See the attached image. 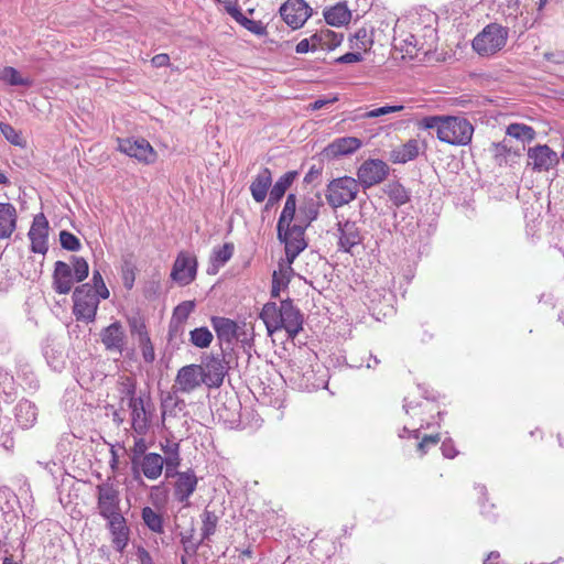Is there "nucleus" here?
Segmentation results:
<instances>
[{"label": "nucleus", "instance_id": "55", "mask_svg": "<svg viewBox=\"0 0 564 564\" xmlns=\"http://www.w3.org/2000/svg\"><path fill=\"white\" fill-rule=\"evenodd\" d=\"M445 116H429L424 117L420 122L419 127L423 129H436L438 131V127L443 123Z\"/></svg>", "mask_w": 564, "mask_h": 564}, {"label": "nucleus", "instance_id": "16", "mask_svg": "<svg viewBox=\"0 0 564 564\" xmlns=\"http://www.w3.org/2000/svg\"><path fill=\"white\" fill-rule=\"evenodd\" d=\"M134 475L142 474L149 480L161 477L164 468V457L158 453H148L140 458H131Z\"/></svg>", "mask_w": 564, "mask_h": 564}, {"label": "nucleus", "instance_id": "24", "mask_svg": "<svg viewBox=\"0 0 564 564\" xmlns=\"http://www.w3.org/2000/svg\"><path fill=\"white\" fill-rule=\"evenodd\" d=\"M361 145V140L356 137H343L329 143L324 149V154L328 159H336L356 152Z\"/></svg>", "mask_w": 564, "mask_h": 564}, {"label": "nucleus", "instance_id": "31", "mask_svg": "<svg viewBox=\"0 0 564 564\" xmlns=\"http://www.w3.org/2000/svg\"><path fill=\"white\" fill-rule=\"evenodd\" d=\"M272 185V174L268 167H263L250 184V192L252 198L257 203H262L270 186Z\"/></svg>", "mask_w": 564, "mask_h": 564}, {"label": "nucleus", "instance_id": "2", "mask_svg": "<svg viewBox=\"0 0 564 564\" xmlns=\"http://www.w3.org/2000/svg\"><path fill=\"white\" fill-rule=\"evenodd\" d=\"M436 36L435 28L412 22L408 30L398 32L394 37L395 48L403 53V58L414 59L434 48Z\"/></svg>", "mask_w": 564, "mask_h": 564}, {"label": "nucleus", "instance_id": "37", "mask_svg": "<svg viewBox=\"0 0 564 564\" xmlns=\"http://www.w3.org/2000/svg\"><path fill=\"white\" fill-rule=\"evenodd\" d=\"M144 524L154 533H163V518L151 507H144L141 511Z\"/></svg>", "mask_w": 564, "mask_h": 564}, {"label": "nucleus", "instance_id": "39", "mask_svg": "<svg viewBox=\"0 0 564 564\" xmlns=\"http://www.w3.org/2000/svg\"><path fill=\"white\" fill-rule=\"evenodd\" d=\"M218 524V517L215 512L209 510H204L202 514V541L208 540L212 535L215 534Z\"/></svg>", "mask_w": 564, "mask_h": 564}, {"label": "nucleus", "instance_id": "11", "mask_svg": "<svg viewBox=\"0 0 564 564\" xmlns=\"http://www.w3.org/2000/svg\"><path fill=\"white\" fill-rule=\"evenodd\" d=\"M118 150L144 165L153 164L158 158L156 151L144 138H118Z\"/></svg>", "mask_w": 564, "mask_h": 564}, {"label": "nucleus", "instance_id": "14", "mask_svg": "<svg viewBox=\"0 0 564 564\" xmlns=\"http://www.w3.org/2000/svg\"><path fill=\"white\" fill-rule=\"evenodd\" d=\"M202 383H205L204 367L202 365H187L182 367L175 377L173 389L181 393H191Z\"/></svg>", "mask_w": 564, "mask_h": 564}, {"label": "nucleus", "instance_id": "52", "mask_svg": "<svg viewBox=\"0 0 564 564\" xmlns=\"http://www.w3.org/2000/svg\"><path fill=\"white\" fill-rule=\"evenodd\" d=\"M141 349L142 358L147 364H152L155 360V351L151 338L138 341Z\"/></svg>", "mask_w": 564, "mask_h": 564}, {"label": "nucleus", "instance_id": "7", "mask_svg": "<svg viewBox=\"0 0 564 564\" xmlns=\"http://www.w3.org/2000/svg\"><path fill=\"white\" fill-rule=\"evenodd\" d=\"M359 193V183L350 176H341L329 182L326 188V200L334 209L355 200Z\"/></svg>", "mask_w": 564, "mask_h": 564}, {"label": "nucleus", "instance_id": "49", "mask_svg": "<svg viewBox=\"0 0 564 564\" xmlns=\"http://www.w3.org/2000/svg\"><path fill=\"white\" fill-rule=\"evenodd\" d=\"M59 241L62 247L69 251H77L80 248L79 239L75 235L66 230L61 231Z\"/></svg>", "mask_w": 564, "mask_h": 564}, {"label": "nucleus", "instance_id": "30", "mask_svg": "<svg viewBox=\"0 0 564 564\" xmlns=\"http://www.w3.org/2000/svg\"><path fill=\"white\" fill-rule=\"evenodd\" d=\"M18 214L10 203H0V239L11 237L17 228Z\"/></svg>", "mask_w": 564, "mask_h": 564}, {"label": "nucleus", "instance_id": "47", "mask_svg": "<svg viewBox=\"0 0 564 564\" xmlns=\"http://www.w3.org/2000/svg\"><path fill=\"white\" fill-rule=\"evenodd\" d=\"M91 281H93V285H91V288H93V290H94V293H95L98 297H100V299H102V300L108 299V297H109V295H110V293H109L108 288H107V286H106V284H105V281H104V279H102V275H101V273H100L99 271L95 270V271L93 272V279H91Z\"/></svg>", "mask_w": 564, "mask_h": 564}, {"label": "nucleus", "instance_id": "21", "mask_svg": "<svg viewBox=\"0 0 564 564\" xmlns=\"http://www.w3.org/2000/svg\"><path fill=\"white\" fill-rule=\"evenodd\" d=\"M529 165L534 171H549L558 163L557 154L547 145H536L528 151Z\"/></svg>", "mask_w": 564, "mask_h": 564}, {"label": "nucleus", "instance_id": "56", "mask_svg": "<svg viewBox=\"0 0 564 564\" xmlns=\"http://www.w3.org/2000/svg\"><path fill=\"white\" fill-rule=\"evenodd\" d=\"M147 444L144 438L139 437L134 441V444L131 448L132 457L131 458H140L141 456H144L147 453Z\"/></svg>", "mask_w": 564, "mask_h": 564}, {"label": "nucleus", "instance_id": "13", "mask_svg": "<svg viewBox=\"0 0 564 564\" xmlns=\"http://www.w3.org/2000/svg\"><path fill=\"white\" fill-rule=\"evenodd\" d=\"M280 15L292 29H301L312 15V8L304 0H286L280 8Z\"/></svg>", "mask_w": 564, "mask_h": 564}, {"label": "nucleus", "instance_id": "32", "mask_svg": "<svg viewBox=\"0 0 564 564\" xmlns=\"http://www.w3.org/2000/svg\"><path fill=\"white\" fill-rule=\"evenodd\" d=\"M324 19L332 26L348 24L351 20V12L346 3H337L324 10Z\"/></svg>", "mask_w": 564, "mask_h": 564}, {"label": "nucleus", "instance_id": "45", "mask_svg": "<svg viewBox=\"0 0 564 564\" xmlns=\"http://www.w3.org/2000/svg\"><path fill=\"white\" fill-rule=\"evenodd\" d=\"M118 390L122 394V400L128 398V400L135 399L137 392V382L132 377H121L118 381Z\"/></svg>", "mask_w": 564, "mask_h": 564}, {"label": "nucleus", "instance_id": "17", "mask_svg": "<svg viewBox=\"0 0 564 564\" xmlns=\"http://www.w3.org/2000/svg\"><path fill=\"white\" fill-rule=\"evenodd\" d=\"M48 221L43 213L34 216L31 228L29 230V238L31 241V250L35 253H46L48 246Z\"/></svg>", "mask_w": 564, "mask_h": 564}, {"label": "nucleus", "instance_id": "9", "mask_svg": "<svg viewBox=\"0 0 564 564\" xmlns=\"http://www.w3.org/2000/svg\"><path fill=\"white\" fill-rule=\"evenodd\" d=\"M99 300L89 283H84L77 286L73 293V313L78 321L93 322L95 321Z\"/></svg>", "mask_w": 564, "mask_h": 564}, {"label": "nucleus", "instance_id": "3", "mask_svg": "<svg viewBox=\"0 0 564 564\" xmlns=\"http://www.w3.org/2000/svg\"><path fill=\"white\" fill-rule=\"evenodd\" d=\"M509 31L499 23L487 24L473 40V50L481 57H491L507 45Z\"/></svg>", "mask_w": 564, "mask_h": 564}, {"label": "nucleus", "instance_id": "5", "mask_svg": "<svg viewBox=\"0 0 564 564\" xmlns=\"http://www.w3.org/2000/svg\"><path fill=\"white\" fill-rule=\"evenodd\" d=\"M319 204L313 198L304 199L296 206V196L289 194L281 212V224L292 221L308 227L318 216Z\"/></svg>", "mask_w": 564, "mask_h": 564}, {"label": "nucleus", "instance_id": "8", "mask_svg": "<svg viewBox=\"0 0 564 564\" xmlns=\"http://www.w3.org/2000/svg\"><path fill=\"white\" fill-rule=\"evenodd\" d=\"M306 228L307 227L292 221L281 224V217H279L276 226L278 237L282 242H284L285 256L290 257V261H294L300 252L307 247L305 239Z\"/></svg>", "mask_w": 564, "mask_h": 564}, {"label": "nucleus", "instance_id": "38", "mask_svg": "<svg viewBox=\"0 0 564 564\" xmlns=\"http://www.w3.org/2000/svg\"><path fill=\"white\" fill-rule=\"evenodd\" d=\"M214 339L207 327H197L189 332V341L197 348H207Z\"/></svg>", "mask_w": 564, "mask_h": 564}, {"label": "nucleus", "instance_id": "4", "mask_svg": "<svg viewBox=\"0 0 564 564\" xmlns=\"http://www.w3.org/2000/svg\"><path fill=\"white\" fill-rule=\"evenodd\" d=\"M120 506V489L115 480L108 478L96 486V509L104 520L123 516Z\"/></svg>", "mask_w": 564, "mask_h": 564}, {"label": "nucleus", "instance_id": "42", "mask_svg": "<svg viewBox=\"0 0 564 564\" xmlns=\"http://www.w3.org/2000/svg\"><path fill=\"white\" fill-rule=\"evenodd\" d=\"M235 251L232 242H225L221 247L215 248L212 253V262L216 265H224L227 263Z\"/></svg>", "mask_w": 564, "mask_h": 564}, {"label": "nucleus", "instance_id": "35", "mask_svg": "<svg viewBox=\"0 0 564 564\" xmlns=\"http://www.w3.org/2000/svg\"><path fill=\"white\" fill-rule=\"evenodd\" d=\"M506 134L521 141L522 144L532 142L536 135L535 130L524 123H510L506 129Z\"/></svg>", "mask_w": 564, "mask_h": 564}, {"label": "nucleus", "instance_id": "33", "mask_svg": "<svg viewBox=\"0 0 564 564\" xmlns=\"http://www.w3.org/2000/svg\"><path fill=\"white\" fill-rule=\"evenodd\" d=\"M297 176V172L289 171L272 186L269 200L273 204L280 200Z\"/></svg>", "mask_w": 564, "mask_h": 564}, {"label": "nucleus", "instance_id": "43", "mask_svg": "<svg viewBox=\"0 0 564 564\" xmlns=\"http://www.w3.org/2000/svg\"><path fill=\"white\" fill-rule=\"evenodd\" d=\"M0 132L11 144L25 148L26 141L22 138L21 132L15 130L11 124L0 122Z\"/></svg>", "mask_w": 564, "mask_h": 564}, {"label": "nucleus", "instance_id": "18", "mask_svg": "<svg viewBox=\"0 0 564 564\" xmlns=\"http://www.w3.org/2000/svg\"><path fill=\"white\" fill-rule=\"evenodd\" d=\"M337 243L339 250L351 252L352 248L362 242L361 230L356 221L345 220L337 224Z\"/></svg>", "mask_w": 564, "mask_h": 564}, {"label": "nucleus", "instance_id": "63", "mask_svg": "<svg viewBox=\"0 0 564 564\" xmlns=\"http://www.w3.org/2000/svg\"><path fill=\"white\" fill-rule=\"evenodd\" d=\"M137 555L141 564H152V557L144 547H138Z\"/></svg>", "mask_w": 564, "mask_h": 564}, {"label": "nucleus", "instance_id": "27", "mask_svg": "<svg viewBox=\"0 0 564 564\" xmlns=\"http://www.w3.org/2000/svg\"><path fill=\"white\" fill-rule=\"evenodd\" d=\"M489 151L492 160L499 166L508 165L512 159L521 155V149L513 147L512 142L506 138L500 142L492 143Z\"/></svg>", "mask_w": 564, "mask_h": 564}, {"label": "nucleus", "instance_id": "44", "mask_svg": "<svg viewBox=\"0 0 564 564\" xmlns=\"http://www.w3.org/2000/svg\"><path fill=\"white\" fill-rule=\"evenodd\" d=\"M70 267L76 282H82L88 276L89 265L84 258L73 256Z\"/></svg>", "mask_w": 564, "mask_h": 564}, {"label": "nucleus", "instance_id": "58", "mask_svg": "<svg viewBox=\"0 0 564 564\" xmlns=\"http://www.w3.org/2000/svg\"><path fill=\"white\" fill-rule=\"evenodd\" d=\"M216 1L219 2V3H223L225 6L227 12L232 18H238L239 15H241V12L236 7L237 0H216Z\"/></svg>", "mask_w": 564, "mask_h": 564}, {"label": "nucleus", "instance_id": "46", "mask_svg": "<svg viewBox=\"0 0 564 564\" xmlns=\"http://www.w3.org/2000/svg\"><path fill=\"white\" fill-rule=\"evenodd\" d=\"M319 34L322 36L321 40H322L323 51L324 50H333L341 43L343 36L338 35L337 33H335L334 31H332L329 29L319 30Z\"/></svg>", "mask_w": 564, "mask_h": 564}, {"label": "nucleus", "instance_id": "48", "mask_svg": "<svg viewBox=\"0 0 564 564\" xmlns=\"http://www.w3.org/2000/svg\"><path fill=\"white\" fill-rule=\"evenodd\" d=\"M235 19H236V21L241 23L248 31H250L251 33H253L256 35H264L267 33V28L263 25V23L261 21L248 19V18L243 17L242 13H241V15H239L238 18H235Z\"/></svg>", "mask_w": 564, "mask_h": 564}, {"label": "nucleus", "instance_id": "60", "mask_svg": "<svg viewBox=\"0 0 564 564\" xmlns=\"http://www.w3.org/2000/svg\"><path fill=\"white\" fill-rule=\"evenodd\" d=\"M181 543L187 555H194L197 551V544L193 543L189 536H182Z\"/></svg>", "mask_w": 564, "mask_h": 564}, {"label": "nucleus", "instance_id": "1", "mask_svg": "<svg viewBox=\"0 0 564 564\" xmlns=\"http://www.w3.org/2000/svg\"><path fill=\"white\" fill-rule=\"evenodd\" d=\"M260 318L269 336L283 329L290 339H294L303 330L304 316L290 299L279 304L265 303L260 312Z\"/></svg>", "mask_w": 564, "mask_h": 564}, {"label": "nucleus", "instance_id": "34", "mask_svg": "<svg viewBox=\"0 0 564 564\" xmlns=\"http://www.w3.org/2000/svg\"><path fill=\"white\" fill-rule=\"evenodd\" d=\"M383 191L395 207H400L410 200L409 192L399 182L388 183Z\"/></svg>", "mask_w": 564, "mask_h": 564}, {"label": "nucleus", "instance_id": "64", "mask_svg": "<svg viewBox=\"0 0 564 564\" xmlns=\"http://www.w3.org/2000/svg\"><path fill=\"white\" fill-rule=\"evenodd\" d=\"M362 59V56L359 52L356 53H347L339 57V61L343 63H356L360 62Z\"/></svg>", "mask_w": 564, "mask_h": 564}, {"label": "nucleus", "instance_id": "25", "mask_svg": "<svg viewBox=\"0 0 564 564\" xmlns=\"http://www.w3.org/2000/svg\"><path fill=\"white\" fill-rule=\"evenodd\" d=\"M75 278L70 264L56 261L53 272V286L58 294H67L74 285Z\"/></svg>", "mask_w": 564, "mask_h": 564}, {"label": "nucleus", "instance_id": "40", "mask_svg": "<svg viewBox=\"0 0 564 564\" xmlns=\"http://www.w3.org/2000/svg\"><path fill=\"white\" fill-rule=\"evenodd\" d=\"M164 453L167 454V457L164 458L165 477L166 478L174 477L176 474L175 469L181 464V457L178 454V444H176V443L173 444V446L169 451L164 449Z\"/></svg>", "mask_w": 564, "mask_h": 564}, {"label": "nucleus", "instance_id": "62", "mask_svg": "<svg viewBox=\"0 0 564 564\" xmlns=\"http://www.w3.org/2000/svg\"><path fill=\"white\" fill-rule=\"evenodd\" d=\"M337 100H338L337 96H334L333 98H329V99H317L310 105V108L312 110H319L323 107H325L326 105L336 102Z\"/></svg>", "mask_w": 564, "mask_h": 564}, {"label": "nucleus", "instance_id": "22", "mask_svg": "<svg viewBox=\"0 0 564 564\" xmlns=\"http://www.w3.org/2000/svg\"><path fill=\"white\" fill-rule=\"evenodd\" d=\"M131 411V426L139 435H144L150 427V414L147 412L144 401L141 397L128 401Z\"/></svg>", "mask_w": 564, "mask_h": 564}, {"label": "nucleus", "instance_id": "41", "mask_svg": "<svg viewBox=\"0 0 564 564\" xmlns=\"http://www.w3.org/2000/svg\"><path fill=\"white\" fill-rule=\"evenodd\" d=\"M128 325L130 334L137 337L138 341L150 338L149 329L143 317L132 316L128 319Z\"/></svg>", "mask_w": 564, "mask_h": 564}, {"label": "nucleus", "instance_id": "61", "mask_svg": "<svg viewBox=\"0 0 564 564\" xmlns=\"http://www.w3.org/2000/svg\"><path fill=\"white\" fill-rule=\"evenodd\" d=\"M295 51L299 54H305V53H308V52H314L308 37H305V39L301 40L296 44Z\"/></svg>", "mask_w": 564, "mask_h": 564}, {"label": "nucleus", "instance_id": "59", "mask_svg": "<svg viewBox=\"0 0 564 564\" xmlns=\"http://www.w3.org/2000/svg\"><path fill=\"white\" fill-rule=\"evenodd\" d=\"M151 63L154 67H164L170 64V56L166 53H160L151 58Z\"/></svg>", "mask_w": 564, "mask_h": 564}, {"label": "nucleus", "instance_id": "54", "mask_svg": "<svg viewBox=\"0 0 564 564\" xmlns=\"http://www.w3.org/2000/svg\"><path fill=\"white\" fill-rule=\"evenodd\" d=\"M441 441L438 433L432 435H424L417 444V449L421 454H426L430 447L436 446Z\"/></svg>", "mask_w": 564, "mask_h": 564}, {"label": "nucleus", "instance_id": "19", "mask_svg": "<svg viewBox=\"0 0 564 564\" xmlns=\"http://www.w3.org/2000/svg\"><path fill=\"white\" fill-rule=\"evenodd\" d=\"M174 477L176 478L173 488L174 499L188 506V499L196 490L198 479L192 469L178 471Z\"/></svg>", "mask_w": 564, "mask_h": 564}, {"label": "nucleus", "instance_id": "51", "mask_svg": "<svg viewBox=\"0 0 564 564\" xmlns=\"http://www.w3.org/2000/svg\"><path fill=\"white\" fill-rule=\"evenodd\" d=\"M194 301H184L175 307L173 312V317L177 318L180 322H184L187 319V317L194 311Z\"/></svg>", "mask_w": 564, "mask_h": 564}, {"label": "nucleus", "instance_id": "20", "mask_svg": "<svg viewBox=\"0 0 564 564\" xmlns=\"http://www.w3.org/2000/svg\"><path fill=\"white\" fill-rule=\"evenodd\" d=\"M106 521L111 536L112 547L117 552L122 553L129 544L131 534V530L127 523L126 518L123 516H119Z\"/></svg>", "mask_w": 564, "mask_h": 564}, {"label": "nucleus", "instance_id": "57", "mask_svg": "<svg viewBox=\"0 0 564 564\" xmlns=\"http://www.w3.org/2000/svg\"><path fill=\"white\" fill-rule=\"evenodd\" d=\"M442 453L446 458H454L458 452L451 440L444 441L441 446Z\"/></svg>", "mask_w": 564, "mask_h": 564}, {"label": "nucleus", "instance_id": "53", "mask_svg": "<svg viewBox=\"0 0 564 564\" xmlns=\"http://www.w3.org/2000/svg\"><path fill=\"white\" fill-rule=\"evenodd\" d=\"M121 279L124 288L131 290L135 280V269L131 263H126L121 269Z\"/></svg>", "mask_w": 564, "mask_h": 564}, {"label": "nucleus", "instance_id": "50", "mask_svg": "<svg viewBox=\"0 0 564 564\" xmlns=\"http://www.w3.org/2000/svg\"><path fill=\"white\" fill-rule=\"evenodd\" d=\"M403 109H404V106H402V105L383 106V107H379L373 110L365 112L361 116V118H364V119L377 118V117L389 115L392 112H399V111H402Z\"/></svg>", "mask_w": 564, "mask_h": 564}, {"label": "nucleus", "instance_id": "15", "mask_svg": "<svg viewBox=\"0 0 564 564\" xmlns=\"http://www.w3.org/2000/svg\"><path fill=\"white\" fill-rule=\"evenodd\" d=\"M388 174L389 166L386 162L379 159H368L359 166L357 181L368 188L384 181Z\"/></svg>", "mask_w": 564, "mask_h": 564}, {"label": "nucleus", "instance_id": "29", "mask_svg": "<svg viewBox=\"0 0 564 564\" xmlns=\"http://www.w3.org/2000/svg\"><path fill=\"white\" fill-rule=\"evenodd\" d=\"M422 150L417 139H410L405 143L395 147L390 152V161L392 163L404 164L416 159Z\"/></svg>", "mask_w": 564, "mask_h": 564}, {"label": "nucleus", "instance_id": "36", "mask_svg": "<svg viewBox=\"0 0 564 564\" xmlns=\"http://www.w3.org/2000/svg\"><path fill=\"white\" fill-rule=\"evenodd\" d=\"M0 82L11 86H31L32 80L22 77L18 69L11 66H6L0 69Z\"/></svg>", "mask_w": 564, "mask_h": 564}, {"label": "nucleus", "instance_id": "6", "mask_svg": "<svg viewBox=\"0 0 564 564\" xmlns=\"http://www.w3.org/2000/svg\"><path fill=\"white\" fill-rule=\"evenodd\" d=\"M473 133L474 127L467 119L447 116L438 127L437 139L453 145H466Z\"/></svg>", "mask_w": 564, "mask_h": 564}, {"label": "nucleus", "instance_id": "26", "mask_svg": "<svg viewBox=\"0 0 564 564\" xmlns=\"http://www.w3.org/2000/svg\"><path fill=\"white\" fill-rule=\"evenodd\" d=\"M293 262L294 261H290V257L285 256V259L279 263L278 270L273 271L271 288L272 297H279L281 290L288 288L289 283L291 282V279L294 274L292 269Z\"/></svg>", "mask_w": 564, "mask_h": 564}, {"label": "nucleus", "instance_id": "28", "mask_svg": "<svg viewBox=\"0 0 564 564\" xmlns=\"http://www.w3.org/2000/svg\"><path fill=\"white\" fill-rule=\"evenodd\" d=\"M226 375V367L223 359L218 357H210L205 362L204 378L205 384L210 388H217L223 384Z\"/></svg>", "mask_w": 564, "mask_h": 564}, {"label": "nucleus", "instance_id": "12", "mask_svg": "<svg viewBox=\"0 0 564 564\" xmlns=\"http://www.w3.org/2000/svg\"><path fill=\"white\" fill-rule=\"evenodd\" d=\"M210 323L220 343L230 345L235 340L245 343L249 339L247 333L242 329L246 323L240 326L237 322L221 316H213Z\"/></svg>", "mask_w": 564, "mask_h": 564}, {"label": "nucleus", "instance_id": "23", "mask_svg": "<svg viewBox=\"0 0 564 564\" xmlns=\"http://www.w3.org/2000/svg\"><path fill=\"white\" fill-rule=\"evenodd\" d=\"M101 343L110 351L122 352L126 333L120 322H115L105 327L100 333Z\"/></svg>", "mask_w": 564, "mask_h": 564}, {"label": "nucleus", "instance_id": "10", "mask_svg": "<svg viewBox=\"0 0 564 564\" xmlns=\"http://www.w3.org/2000/svg\"><path fill=\"white\" fill-rule=\"evenodd\" d=\"M197 271V257L193 252L181 250L173 262L170 278L180 286H186L196 280Z\"/></svg>", "mask_w": 564, "mask_h": 564}]
</instances>
